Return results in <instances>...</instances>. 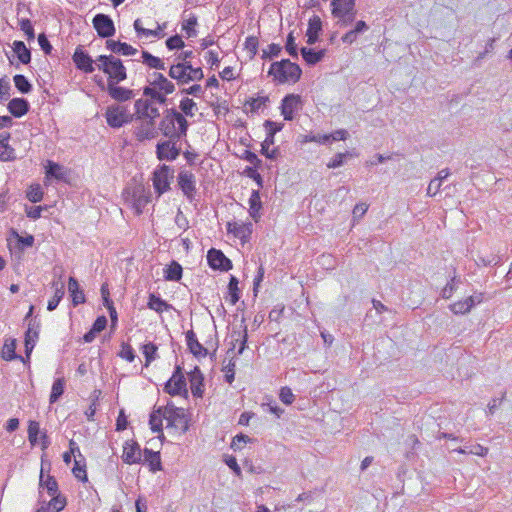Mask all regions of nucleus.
I'll list each match as a JSON object with an SVG mask.
<instances>
[{
	"label": "nucleus",
	"mask_w": 512,
	"mask_h": 512,
	"mask_svg": "<svg viewBox=\"0 0 512 512\" xmlns=\"http://www.w3.org/2000/svg\"><path fill=\"white\" fill-rule=\"evenodd\" d=\"M141 62L146 65L150 69H156V70H165V63L164 61L157 57L152 55L150 52L143 50L141 52Z\"/></svg>",
	"instance_id": "obj_29"
},
{
	"label": "nucleus",
	"mask_w": 512,
	"mask_h": 512,
	"mask_svg": "<svg viewBox=\"0 0 512 512\" xmlns=\"http://www.w3.org/2000/svg\"><path fill=\"white\" fill-rule=\"evenodd\" d=\"M191 393L195 397L203 395V375L198 367H195L189 374Z\"/></svg>",
	"instance_id": "obj_21"
},
{
	"label": "nucleus",
	"mask_w": 512,
	"mask_h": 512,
	"mask_svg": "<svg viewBox=\"0 0 512 512\" xmlns=\"http://www.w3.org/2000/svg\"><path fill=\"white\" fill-rule=\"evenodd\" d=\"M142 461L147 463L152 472L162 469L160 453L150 449H144Z\"/></svg>",
	"instance_id": "obj_27"
},
{
	"label": "nucleus",
	"mask_w": 512,
	"mask_h": 512,
	"mask_svg": "<svg viewBox=\"0 0 512 512\" xmlns=\"http://www.w3.org/2000/svg\"><path fill=\"white\" fill-rule=\"evenodd\" d=\"M500 127L504 132L512 131V110L502 115L500 118Z\"/></svg>",
	"instance_id": "obj_53"
},
{
	"label": "nucleus",
	"mask_w": 512,
	"mask_h": 512,
	"mask_svg": "<svg viewBox=\"0 0 512 512\" xmlns=\"http://www.w3.org/2000/svg\"><path fill=\"white\" fill-rule=\"evenodd\" d=\"M107 124L112 128H120L134 120V115L129 113L125 106H109L105 113Z\"/></svg>",
	"instance_id": "obj_7"
},
{
	"label": "nucleus",
	"mask_w": 512,
	"mask_h": 512,
	"mask_svg": "<svg viewBox=\"0 0 512 512\" xmlns=\"http://www.w3.org/2000/svg\"><path fill=\"white\" fill-rule=\"evenodd\" d=\"M281 51V46L278 44H270L267 46V49L263 50V58H272L278 56Z\"/></svg>",
	"instance_id": "obj_58"
},
{
	"label": "nucleus",
	"mask_w": 512,
	"mask_h": 512,
	"mask_svg": "<svg viewBox=\"0 0 512 512\" xmlns=\"http://www.w3.org/2000/svg\"><path fill=\"white\" fill-rule=\"evenodd\" d=\"M322 29L321 19L318 16H313L309 20V26L306 32H320Z\"/></svg>",
	"instance_id": "obj_63"
},
{
	"label": "nucleus",
	"mask_w": 512,
	"mask_h": 512,
	"mask_svg": "<svg viewBox=\"0 0 512 512\" xmlns=\"http://www.w3.org/2000/svg\"><path fill=\"white\" fill-rule=\"evenodd\" d=\"M92 22L96 32H115L114 23L108 15L97 14Z\"/></svg>",
	"instance_id": "obj_24"
},
{
	"label": "nucleus",
	"mask_w": 512,
	"mask_h": 512,
	"mask_svg": "<svg viewBox=\"0 0 512 512\" xmlns=\"http://www.w3.org/2000/svg\"><path fill=\"white\" fill-rule=\"evenodd\" d=\"M16 350V340L11 339L7 340L2 348V357L5 360H13L17 358V355L15 353Z\"/></svg>",
	"instance_id": "obj_44"
},
{
	"label": "nucleus",
	"mask_w": 512,
	"mask_h": 512,
	"mask_svg": "<svg viewBox=\"0 0 512 512\" xmlns=\"http://www.w3.org/2000/svg\"><path fill=\"white\" fill-rule=\"evenodd\" d=\"M186 342L190 352L196 357H205L208 354L207 349L197 340L193 330L186 332Z\"/></svg>",
	"instance_id": "obj_20"
},
{
	"label": "nucleus",
	"mask_w": 512,
	"mask_h": 512,
	"mask_svg": "<svg viewBox=\"0 0 512 512\" xmlns=\"http://www.w3.org/2000/svg\"><path fill=\"white\" fill-rule=\"evenodd\" d=\"M209 266L214 270L229 271L232 269V262L221 250L211 248L207 253Z\"/></svg>",
	"instance_id": "obj_13"
},
{
	"label": "nucleus",
	"mask_w": 512,
	"mask_h": 512,
	"mask_svg": "<svg viewBox=\"0 0 512 512\" xmlns=\"http://www.w3.org/2000/svg\"><path fill=\"white\" fill-rule=\"evenodd\" d=\"M182 266L172 261L171 264L165 270V279L169 281H179L182 277Z\"/></svg>",
	"instance_id": "obj_38"
},
{
	"label": "nucleus",
	"mask_w": 512,
	"mask_h": 512,
	"mask_svg": "<svg viewBox=\"0 0 512 512\" xmlns=\"http://www.w3.org/2000/svg\"><path fill=\"white\" fill-rule=\"evenodd\" d=\"M273 143H274V136H272V135H270V133H268L265 141L262 143L261 152L269 159H276L279 154L278 149H272L271 153H268L269 145H272Z\"/></svg>",
	"instance_id": "obj_48"
},
{
	"label": "nucleus",
	"mask_w": 512,
	"mask_h": 512,
	"mask_svg": "<svg viewBox=\"0 0 512 512\" xmlns=\"http://www.w3.org/2000/svg\"><path fill=\"white\" fill-rule=\"evenodd\" d=\"M473 308V300H461L450 305V310L454 314H466Z\"/></svg>",
	"instance_id": "obj_42"
},
{
	"label": "nucleus",
	"mask_w": 512,
	"mask_h": 512,
	"mask_svg": "<svg viewBox=\"0 0 512 512\" xmlns=\"http://www.w3.org/2000/svg\"><path fill=\"white\" fill-rule=\"evenodd\" d=\"M270 76L280 84L296 83L302 74V70L296 63L291 62L289 59L273 62L268 71Z\"/></svg>",
	"instance_id": "obj_2"
},
{
	"label": "nucleus",
	"mask_w": 512,
	"mask_h": 512,
	"mask_svg": "<svg viewBox=\"0 0 512 512\" xmlns=\"http://www.w3.org/2000/svg\"><path fill=\"white\" fill-rule=\"evenodd\" d=\"M40 486L45 487L51 496L56 495L58 491V484L56 480L50 475L45 476L43 468L41 469L40 473Z\"/></svg>",
	"instance_id": "obj_37"
},
{
	"label": "nucleus",
	"mask_w": 512,
	"mask_h": 512,
	"mask_svg": "<svg viewBox=\"0 0 512 512\" xmlns=\"http://www.w3.org/2000/svg\"><path fill=\"white\" fill-rule=\"evenodd\" d=\"M188 126V121L183 114L175 109L166 110L159 123V129L162 134L170 139H181L185 137Z\"/></svg>",
	"instance_id": "obj_1"
},
{
	"label": "nucleus",
	"mask_w": 512,
	"mask_h": 512,
	"mask_svg": "<svg viewBox=\"0 0 512 512\" xmlns=\"http://www.w3.org/2000/svg\"><path fill=\"white\" fill-rule=\"evenodd\" d=\"M143 94L145 96H149L155 101H157L160 104H164L166 102V95L164 92L160 91L159 89L153 87V86H147L143 90Z\"/></svg>",
	"instance_id": "obj_45"
},
{
	"label": "nucleus",
	"mask_w": 512,
	"mask_h": 512,
	"mask_svg": "<svg viewBox=\"0 0 512 512\" xmlns=\"http://www.w3.org/2000/svg\"><path fill=\"white\" fill-rule=\"evenodd\" d=\"M279 398L284 404L290 405L293 403L295 396L289 387H282L279 393Z\"/></svg>",
	"instance_id": "obj_54"
},
{
	"label": "nucleus",
	"mask_w": 512,
	"mask_h": 512,
	"mask_svg": "<svg viewBox=\"0 0 512 512\" xmlns=\"http://www.w3.org/2000/svg\"><path fill=\"white\" fill-rule=\"evenodd\" d=\"M119 355L123 359H126L128 362H133L135 359L134 351L129 344L122 345V349H121Z\"/></svg>",
	"instance_id": "obj_59"
},
{
	"label": "nucleus",
	"mask_w": 512,
	"mask_h": 512,
	"mask_svg": "<svg viewBox=\"0 0 512 512\" xmlns=\"http://www.w3.org/2000/svg\"><path fill=\"white\" fill-rule=\"evenodd\" d=\"M162 411L164 412L167 428H173L181 433H185L188 430V419L183 408L167 404Z\"/></svg>",
	"instance_id": "obj_5"
},
{
	"label": "nucleus",
	"mask_w": 512,
	"mask_h": 512,
	"mask_svg": "<svg viewBox=\"0 0 512 512\" xmlns=\"http://www.w3.org/2000/svg\"><path fill=\"white\" fill-rule=\"evenodd\" d=\"M147 306L149 309L154 310L157 313H162L163 311L172 308V305L168 304L165 300L161 299L159 296H156L155 294L149 295Z\"/></svg>",
	"instance_id": "obj_34"
},
{
	"label": "nucleus",
	"mask_w": 512,
	"mask_h": 512,
	"mask_svg": "<svg viewBox=\"0 0 512 512\" xmlns=\"http://www.w3.org/2000/svg\"><path fill=\"white\" fill-rule=\"evenodd\" d=\"M11 135L8 132L0 133V160L4 162L16 159L15 149L9 145Z\"/></svg>",
	"instance_id": "obj_19"
},
{
	"label": "nucleus",
	"mask_w": 512,
	"mask_h": 512,
	"mask_svg": "<svg viewBox=\"0 0 512 512\" xmlns=\"http://www.w3.org/2000/svg\"><path fill=\"white\" fill-rule=\"evenodd\" d=\"M151 103L147 99H138L135 101L134 107H135V113L134 119H146V115L148 112V109L150 107Z\"/></svg>",
	"instance_id": "obj_39"
},
{
	"label": "nucleus",
	"mask_w": 512,
	"mask_h": 512,
	"mask_svg": "<svg viewBox=\"0 0 512 512\" xmlns=\"http://www.w3.org/2000/svg\"><path fill=\"white\" fill-rule=\"evenodd\" d=\"M455 281H456V278H452L451 281L449 283L446 284V286L442 289L441 291V296L444 298V299H449L455 289H456V285H455Z\"/></svg>",
	"instance_id": "obj_62"
},
{
	"label": "nucleus",
	"mask_w": 512,
	"mask_h": 512,
	"mask_svg": "<svg viewBox=\"0 0 512 512\" xmlns=\"http://www.w3.org/2000/svg\"><path fill=\"white\" fill-rule=\"evenodd\" d=\"M245 47L254 56L257 53L258 37L249 36L245 41Z\"/></svg>",
	"instance_id": "obj_60"
},
{
	"label": "nucleus",
	"mask_w": 512,
	"mask_h": 512,
	"mask_svg": "<svg viewBox=\"0 0 512 512\" xmlns=\"http://www.w3.org/2000/svg\"><path fill=\"white\" fill-rule=\"evenodd\" d=\"M227 231L228 233H232L235 237L242 239L246 237V234L249 232V227L238 222H228Z\"/></svg>",
	"instance_id": "obj_41"
},
{
	"label": "nucleus",
	"mask_w": 512,
	"mask_h": 512,
	"mask_svg": "<svg viewBox=\"0 0 512 512\" xmlns=\"http://www.w3.org/2000/svg\"><path fill=\"white\" fill-rule=\"evenodd\" d=\"M162 410L164 407H158L150 414L149 425L154 433L162 432L163 420H165Z\"/></svg>",
	"instance_id": "obj_30"
},
{
	"label": "nucleus",
	"mask_w": 512,
	"mask_h": 512,
	"mask_svg": "<svg viewBox=\"0 0 512 512\" xmlns=\"http://www.w3.org/2000/svg\"><path fill=\"white\" fill-rule=\"evenodd\" d=\"M68 291L72 297L74 306L85 302V295L83 290L80 289L78 281L74 277H70L68 281Z\"/></svg>",
	"instance_id": "obj_28"
},
{
	"label": "nucleus",
	"mask_w": 512,
	"mask_h": 512,
	"mask_svg": "<svg viewBox=\"0 0 512 512\" xmlns=\"http://www.w3.org/2000/svg\"><path fill=\"white\" fill-rule=\"evenodd\" d=\"M261 207L260 193L258 190H253L249 198V214L255 221L260 217L259 211Z\"/></svg>",
	"instance_id": "obj_31"
},
{
	"label": "nucleus",
	"mask_w": 512,
	"mask_h": 512,
	"mask_svg": "<svg viewBox=\"0 0 512 512\" xmlns=\"http://www.w3.org/2000/svg\"><path fill=\"white\" fill-rule=\"evenodd\" d=\"M352 156L350 152L345 153H337L327 164L328 168H337L344 164V161L347 157Z\"/></svg>",
	"instance_id": "obj_51"
},
{
	"label": "nucleus",
	"mask_w": 512,
	"mask_h": 512,
	"mask_svg": "<svg viewBox=\"0 0 512 512\" xmlns=\"http://www.w3.org/2000/svg\"><path fill=\"white\" fill-rule=\"evenodd\" d=\"M9 112L15 117H22L29 110V103L23 98H13L7 105Z\"/></svg>",
	"instance_id": "obj_25"
},
{
	"label": "nucleus",
	"mask_w": 512,
	"mask_h": 512,
	"mask_svg": "<svg viewBox=\"0 0 512 512\" xmlns=\"http://www.w3.org/2000/svg\"><path fill=\"white\" fill-rule=\"evenodd\" d=\"M117 83L118 82L108 81L107 91L111 98L119 102H124L134 97L133 90L117 86Z\"/></svg>",
	"instance_id": "obj_18"
},
{
	"label": "nucleus",
	"mask_w": 512,
	"mask_h": 512,
	"mask_svg": "<svg viewBox=\"0 0 512 512\" xmlns=\"http://www.w3.org/2000/svg\"><path fill=\"white\" fill-rule=\"evenodd\" d=\"M97 62L98 68L109 76L108 81L121 82L127 78L126 68L119 58L101 55Z\"/></svg>",
	"instance_id": "obj_3"
},
{
	"label": "nucleus",
	"mask_w": 512,
	"mask_h": 512,
	"mask_svg": "<svg viewBox=\"0 0 512 512\" xmlns=\"http://www.w3.org/2000/svg\"><path fill=\"white\" fill-rule=\"evenodd\" d=\"M325 52V48L316 49L303 47L301 49L302 57L309 65H315L320 62L325 56Z\"/></svg>",
	"instance_id": "obj_26"
},
{
	"label": "nucleus",
	"mask_w": 512,
	"mask_h": 512,
	"mask_svg": "<svg viewBox=\"0 0 512 512\" xmlns=\"http://www.w3.org/2000/svg\"><path fill=\"white\" fill-rule=\"evenodd\" d=\"M11 86L8 81L0 79V101H5L10 97Z\"/></svg>",
	"instance_id": "obj_61"
},
{
	"label": "nucleus",
	"mask_w": 512,
	"mask_h": 512,
	"mask_svg": "<svg viewBox=\"0 0 512 512\" xmlns=\"http://www.w3.org/2000/svg\"><path fill=\"white\" fill-rule=\"evenodd\" d=\"M133 208L137 214H141L143 208L151 201V195L143 188H137L133 192Z\"/></svg>",
	"instance_id": "obj_23"
},
{
	"label": "nucleus",
	"mask_w": 512,
	"mask_h": 512,
	"mask_svg": "<svg viewBox=\"0 0 512 512\" xmlns=\"http://www.w3.org/2000/svg\"><path fill=\"white\" fill-rule=\"evenodd\" d=\"M177 180L183 194L190 202H192L195 199L196 194V181L194 174L187 170H181L178 174Z\"/></svg>",
	"instance_id": "obj_10"
},
{
	"label": "nucleus",
	"mask_w": 512,
	"mask_h": 512,
	"mask_svg": "<svg viewBox=\"0 0 512 512\" xmlns=\"http://www.w3.org/2000/svg\"><path fill=\"white\" fill-rule=\"evenodd\" d=\"M228 290H229V301L231 305H235L238 300L240 299V290L238 288V279L231 275L230 281L228 284Z\"/></svg>",
	"instance_id": "obj_43"
},
{
	"label": "nucleus",
	"mask_w": 512,
	"mask_h": 512,
	"mask_svg": "<svg viewBox=\"0 0 512 512\" xmlns=\"http://www.w3.org/2000/svg\"><path fill=\"white\" fill-rule=\"evenodd\" d=\"M73 61L79 70L85 73H92L94 71L92 58L83 51L81 46H78L73 55Z\"/></svg>",
	"instance_id": "obj_17"
},
{
	"label": "nucleus",
	"mask_w": 512,
	"mask_h": 512,
	"mask_svg": "<svg viewBox=\"0 0 512 512\" xmlns=\"http://www.w3.org/2000/svg\"><path fill=\"white\" fill-rule=\"evenodd\" d=\"M179 108L186 116L192 117L194 116L196 103L190 98H184L183 100H181Z\"/></svg>",
	"instance_id": "obj_49"
},
{
	"label": "nucleus",
	"mask_w": 512,
	"mask_h": 512,
	"mask_svg": "<svg viewBox=\"0 0 512 512\" xmlns=\"http://www.w3.org/2000/svg\"><path fill=\"white\" fill-rule=\"evenodd\" d=\"M65 505L66 500L64 498L54 495L50 500L47 509L49 512H60L64 509Z\"/></svg>",
	"instance_id": "obj_50"
},
{
	"label": "nucleus",
	"mask_w": 512,
	"mask_h": 512,
	"mask_svg": "<svg viewBox=\"0 0 512 512\" xmlns=\"http://www.w3.org/2000/svg\"><path fill=\"white\" fill-rule=\"evenodd\" d=\"M143 452L137 442L127 441L123 446L122 460L126 464H139L142 462Z\"/></svg>",
	"instance_id": "obj_14"
},
{
	"label": "nucleus",
	"mask_w": 512,
	"mask_h": 512,
	"mask_svg": "<svg viewBox=\"0 0 512 512\" xmlns=\"http://www.w3.org/2000/svg\"><path fill=\"white\" fill-rule=\"evenodd\" d=\"M355 0H333L332 13L338 18L341 29L346 28L347 24L353 20V8Z\"/></svg>",
	"instance_id": "obj_8"
},
{
	"label": "nucleus",
	"mask_w": 512,
	"mask_h": 512,
	"mask_svg": "<svg viewBox=\"0 0 512 512\" xmlns=\"http://www.w3.org/2000/svg\"><path fill=\"white\" fill-rule=\"evenodd\" d=\"M46 175L57 180H63L65 179L66 171L58 163L49 160L46 166Z\"/></svg>",
	"instance_id": "obj_36"
},
{
	"label": "nucleus",
	"mask_w": 512,
	"mask_h": 512,
	"mask_svg": "<svg viewBox=\"0 0 512 512\" xmlns=\"http://www.w3.org/2000/svg\"><path fill=\"white\" fill-rule=\"evenodd\" d=\"M14 84L16 86V88L21 92V93H29L32 89V85L30 84V82L28 81V79L24 76V75H21V74H17L14 76Z\"/></svg>",
	"instance_id": "obj_47"
},
{
	"label": "nucleus",
	"mask_w": 512,
	"mask_h": 512,
	"mask_svg": "<svg viewBox=\"0 0 512 512\" xmlns=\"http://www.w3.org/2000/svg\"><path fill=\"white\" fill-rule=\"evenodd\" d=\"M38 339V330L34 328V325L29 324V327L25 333V353L29 357Z\"/></svg>",
	"instance_id": "obj_33"
},
{
	"label": "nucleus",
	"mask_w": 512,
	"mask_h": 512,
	"mask_svg": "<svg viewBox=\"0 0 512 512\" xmlns=\"http://www.w3.org/2000/svg\"><path fill=\"white\" fill-rule=\"evenodd\" d=\"M53 288L55 289V294L52 299L49 300L47 309L49 311H53L58 306L59 302L64 296V283L62 281H54L52 283Z\"/></svg>",
	"instance_id": "obj_32"
},
{
	"label": "nucleus",
	"mask_w": 512,
	"mask_h": 512,
	"mask_svg": "<svg viewBox=\"0 0 512 512\" xmlns=\"http://www.w3.org/2000/svg\"><path fill=\"white\" fill-rule=\"evenodd\" d=\"M143 354L145 357V366H149V364L157 358V346L154 343H147L142 348Z\"/></svg>",
	"instance_id": "obj_46"
},
{
	"label": "nucleus",
	"mask_w": 512,
	"mask_h": 512,
	"mask_svg": "<svg viewBox=\"0 0 512 512\" xmlns=\"http://www.w3.org/2000/svg\"><path fill=\"white\" fill-rule=\"evenodd\" d=\"M164 391L171 396H188L187 384L180 366H177L171 378L166 382Z\"/></svg>",
	"instance_id": "obj_9"
},
{
	"label": "nucleus",
	"mask_w": 512,
	"mask_h": 512,
	"mask_svg": "<svg viewBox=\"0 0 512 512\" xmlns=\"http://www.w3.org/2000/svg\"><path fill=\"white\" fill-rule=\"evenodd\" d=\"M174 177V169L168 165H161L153 172L152 182L157 196L170 190V184Z\"/></svg>",
	"instance_id": "obj_6"
},
{
	"label": "nucleus",
	"mask_w": 512,
	"mask_h": 512,
	"mask_svg": "<svg viewBox=\"0 0 512 512\" xmlns=\"http://www.w3.org/2000/svg\"><path fill=\"white\" fill-rule=\"evenodd\" d=\"M106 46L111 52L121 54L124 56H132L137 53V49H135L131 45L124 42L115 41L112 39L106 41Z\"/></svg>",
	"instance_id": "obj_22"
},
{
	"label": "nucleus",
	"mask_w": 512,
	"mask_h": 512,
	"mask_svg": "<svg viewBox=\"0 0 512 512\" xmlns=\"http://www.w3.org/2000/svg\"><path fill=\"white\" fill-rule=\"evenodd\" d=\"M27 198L33 202H40L43 198V192L39 185L31 186L27 192Z\"/></svg>",
	"instance_id": "obj_52"
},
{
	"label": "nucleus",
	"mask_w": 512,
	"mask_h": 512,
	"mask_svg": "<svg viewBox=\"0 0 512 512\" xmlns=\"http://www.w3.org/2000/svg\"><path fill=\"white\" fill-rule=\"evenodd\" d=\"M235 362L233 359H230L229 362L223 367V371L225 372L226 381L231 384L235 378Z\"/></svg>",
	"instance_id": "obj_56"
},
{
	"label": "nucleus",
	"mask_w": 512,
	"mask_h": 512,
	"mask_svg": "<svg viewBox=\"0 0 512 512\" xmlns=\"http://www.w3.org/2000/svg\"><path fill=\"white\" fill-rule=\"evenodd\" d=\"M268 98L267 97H257V98H251L249 101H247L246 104L250 106V110L252 112H255L259 110L262 106H265Z\"/></svg>",
	"instance_id": "obj_57"
},
{
	"label": "nucleus",
	"mask_w": 512,
	"mask_h": 512,
	"mask_svg": "<svg viewBox=\"0 0 512 512\" xmlns=\"http://www.w3.org/2000/svg\"><path fill=\"white\" fill-rule=\"evenodd\" d=\"M65 389V380L64 378H57L51 389V394L49 401L50 403H55L58 401V399L63 395Z\"/></svg>",
	"instance_id": "obj_40"
},
{
	"label": "nucleus",
	"mask_w": 512,
	"mask_h": 512,
	"mask_svg": "<svg viewBox=\"0 0 512 512\" xmlns=\"http://www.w3.org/2000/svg\"><path fill=\"white\" fill-rule=\"evenodd\" d=\"M302 108V100L299 95L289 94L285 96L281 103V114L284 119L291 121L294 119V114Z\"/></svg>",
	"instance_id": "obj_12"
},
{
	"label": "nucleus",
	"mask_w": 512,
	"mask_h": 512,
	"mask_svg": "<svg viewBox=\"0 0 512 512\" xmlns=\"http://www.w3.org/2000/svg\"><path fill=\"white\" fill-rule=\"evenodd\" d=\"M169 76L180 84H186L191 81H200L204 74L200 67L194 68L190 62H178L170 67Z\"/></svg>",
	"instance_id": "obj_4"
},
{
	"label": "nucleus",
	"mask_w": 512,
	"mask_h": 512,
	"mask_svg": "<svg viewBox=\"0 0 512 512\" xmlns=\"http://www.w3.org/2000/svg\"><path fill=\"white\" fill-rule=\"evenodd\" d=\"M13 51L21 63L28 64L31 61V53L22 41L13 43Z\"/></svg>",
	"instance_id": "obj_35"
},
{
	"label": "nucleus",
	"mask_w": 512,
	"mask_h": 512,
	"mask_svg": "<svg viewBox=\"0 0 512 512\" xmlns=\"http://www.w3.org/2000/svg\"><path fill=\"white\" fill-rule=\"evenodd\" d=\"M149 85L164 92V94H171L175 90L174 84L168 80L163 74L154 72L148 77Z\"/></svg>",
	"instance_id": "obj_16"
},
{
	"label": "nucleus",
	"mask_w": 512,
	"mask_h": 512,
	"mask_svg": "<svg viewBox=\"0 0 512 512\" xmlns=\"http://www.w3.org/2000/svg\"><path fill=\"white\" fill-rule=\"evenodd\" d=\"M265 128L267 129L270 135L274 136L277 132L281 131L283 128V124L276 123L270 120H266L264 123Z\"/></svg>",
	"instance_id": "obj_64"
},
{
	"label": "nucleus",
	"mask_w": 512,
	"mask_h": 512,
	"mask_svg": "<svg viewBox=\"0 0 512 512\" xmlns=\"http://www.w3.org/2000/svg\"><path fill=\"white\" fill-rule=\"evenodd\" d=\"M141 123L135 128L134 135L138 141L154 139L157 136L155 122L140 119Z\"/></svg>",
	"instance_id": "obj_15"
},
{
	"label": "nucleus",
	"mask_w": 512,
	"mask_h": 512,
	"mask_svg": "<svg viewBox=\"0 0 512 512\" xmlns=\"http://www.w3.org/2000/svg\"><path fill=\"white\" fill-rule=\"evenodd\" d=\"M180 139H168L159 142L156 146V153L159 160H175L180 154V148L176 146Z\"/></svg>",
	"instance_id": "obj_11"
},
{
	"label": "nucleus",
	"mask_w": 512,
	"mask_h": 512,
	"mask_svg": "<svg viewBox=\"0 0 512 512\" xmlns=\"http://www.w3.org/2000/svg\"><path fill=\"white\" fill-rule=\"evenodd\" d=\"M166 46L169 50L180 49L184 46V41L179 34H175L166 40Z\"/></svg>",
	"instance_id": "obj_55"
}]
</instances>
